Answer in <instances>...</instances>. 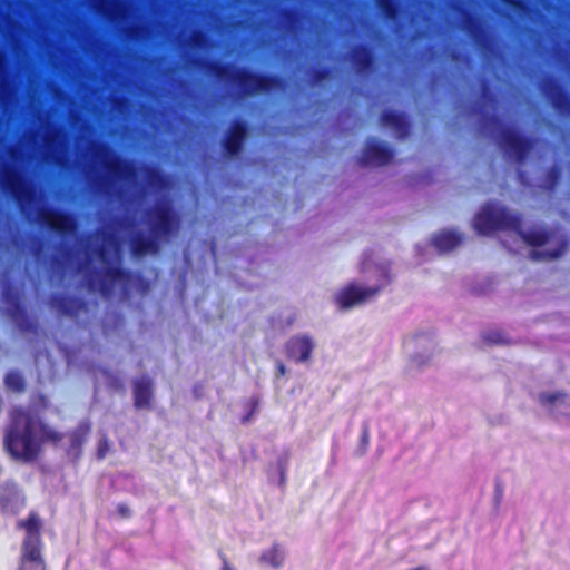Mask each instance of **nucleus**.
<instances>
[{
    "instance_id": "nucleus-1",
    "label": "nucleus",
    "mask_w": 570,
    "mask_h": 570,
    "mask_svg": "<svg viewBox=\"0 0 570 570\" xmlns=\"http://www.w3.org/2000/svg\"><path fill=\"white\" fill-rule=\"evenodd\" d=\"M82 175L88 185L98 194L122 198L118 181L132 183L142 175L148 187L156 190L169 188L167 176L158 168L142 165L136 167L130 160L124 159L112 148L101 141L88 140V163L83 165Z\"/></svg>"
},
{
    "instance_id": "nucleus-2",
    "label": "nucleus",
    "mask_w": 570,
    "mask_h": 570,
    "mask_svg": "<svg viewBox=\"0 0 570 570\" xmlns=\"http://www.w3.org/2000/svg\"><path fill=\"white\" fill-rule=\"evenodd\" d=\"M0 185L12 195L20 212L27 218H30L36 213L37 222L41 225L48 226L51 230L63 236L76 235L78 224L72 215L56 213L58 219L57 222H51L42 205L38 208L36 207L38 202L36 188L16 167L10 165L3 166V169L0 171Z\"/></svg>"
},
{
    "instance_id": "nucleus-3",
    "label": "nucleus",
    "mask_w": 570,
    "mask_h": 570,
    "mask_svg": "<svg viewBox=\"0 0 570 570\" xmlns=\"http://www.w3.org/2000/svg\"><path fill=\"white\" fill-rule=\"evenodd\" d=\"M104 244L92 249L102 264V269L91 271L86 275L89 289L98 292L101 297L109 299L114 295L116 285L124 286V296L129 293V285L132 279L130 271L122 267L121 244L115 233L101 232L98 234Z\"/></svg>"
},
{
    "instance_id": "nucleus-4",
    "label": "nucleus",
    "mask_w": 570,
    "mask_h": 570,
    "mask_svg": "<svg viewBox=\"0 0 570 570\" xmlns=\"http://www.w3.org/2000/svg\"><path fill=\"white\" fill-rule=\"evenodd\" d=\"M186 65L188 68L202 70L223 82L236 86L243 97H253L284 88L283 80L277 76L254 73L234 65H222L217 61L204 59H190Z\"/></svg>"
},
{
    "instance_id": "nucleus-5",
    "label": "nucleus",
    "mask_w": 570,
    "mask_h": 570,
    "mask_svg": "<svg viewBox=\"0 0 570 570\" xmlns=\"http://www.w3.org/2000/svg\"><path fill=\"white\" fill-rule=\"evenodd\" d=\"M47 436L45 425L22 410H14L4 435V448L14 459L33 460Z\"/></svg>"
},
{
    "instance_id": "nucleus-6",
    "label": "nucleus",
    "mask_w": 570,
    "mask_h": 570,
    "mask_svg": "<svg viewBox=\"0 0 570 570\" xmlns=\"http://www.w3.org/2000/svg\"><path fill=\"white\" fill-rule=\"evenodd\" d=\"M474 228L480 235H490L495 230H511L525 244L539 247L549 240V235L542 230L522 232L521 216L498 204L488 203L476 214Z\"/></svg>"
},
{
    "instance_id": "nucleus-7",
    "label": "nucleus",
    "mask_w": 570,
    "mask_h": 570,
    "mask_svg": "<svg viewBox=\"0 0 570 570\" xmlns=\"http://www.w3.org/2000/svg\"><path fill=\"white\" fill-rule=\"evenodd\" d=\"M480 130L490 131L505 156L514 163H523L533 148V144L529 139L513 128L503 127L494 115L484 116L480 120Z\"/></svg>"
},
{
    "instance_id": "nucleus-8",
    "label": "nucleus",
    "mask_w": 570,
    "mask_h": 570,
    "mask_svg": "<svg viewBox=\"0 0 570 570\" xmlns=\"http://www.w3.org/2000/svg\"><path fill=\"white\" fill-rule=\"evenodd\" d=\"M19 525L26 529V538L22 543L20 566L18 570H46L41 556V521L37 514L31 513Z\"/></svg>"
},
{
    "instance_id": "nucleus-9",
    "label": "nucleus",
    "mask_w": 570,
    "mask_h": 570,
    "mask_svg": "<svg viewBox=\"0 0 570 570\" xmlns=\"http://www.w3.org/2000/svg\"><path fill=\"white\" fill-rule=\"evenodd\" d=\"M37 119L45 131L42 136V158L48 163L65 167L68 161V137L66 131L51 124L48 117L43 116L40 111L37 114Z\"/></svg>"
},
{
    "instance_id": "nucleus-10",
    "label": "nucleus",
    "mask_w": 570,
    "mask_h": 570,
    "mask_svg": "<svg viewBox=\"0 0 570 570\" xmlns=\"http://www.w3.org/2000/svg\"><path fill=\"white\" fill-rule=\"evenodd\" d=\"M145 216L150 234L158 240L168 239L179 227V219L168 202H158Z\"/></svg>"
},
{
    "instance_id": "nucleus-11",
    "label": "nucleus",
    "mask_w": 570,
    "mask_h": 570,
    "mask_svg": "<svg viewBox=\"0 0 570 570\" xmlns=\"http://www.w3.org/2000/svg\"><path fill=\"white\" fill-rule=\"evenodd\" d=\"M381 283L372 287H362L356 284H350L342 291L337 301L341 308L348 309L363 305L376 297L381 289L390 282L389 272L385 267L379 268Z\"/></svg>"
},
{
    "instance_id": "nucleus-12",
    "label": "nucleus",
    "mask_w": 570,
    "mask_h": 570,
    "mask_svg": "<svg viewBox=\"0 0 570 570\" xmlns=\"http://www.w3.org/2000/svg\"><path fill=\"white\" fill-rule=\"evenodd\" d=\"M2 298L7 305V314L21 332L35 333L37 325L30 320L21 305L20 292L11 285H6Z\"/></svg>"
},
{
    "instance_id": "nucleus-13",
    "label": "nucleus",
    "mask_w": 570,
    "mask_h": 570,
    "mask_svg": "<svg viewBox=\"0 0 570 570\" xmlns=\"http://www.w3.org/2000/svg\"><path fill=\"white\" fill-rule=\"evenodd\" d=\"M461 28L473 40L476 48L484 56H492L495 53V46L493 38L485 31L481 20L468 11H461Z\"/></svg>"
},
{
    "instance_id": "nucleus-14",
    "label": "nucleus",
    "mask_w": 570,
    "mask_h": 570,
    "mask_svg": "<svg viewBox=\"0 0 570 570\" xmlns=\"http://www.w3.org/2000/svg\"><path fill=\"white\" fill-rule=\"evenodd\" d=\"M90 8L114 26H121L132 14V7L124 0H87Z\"/></svg>"
},
{
    "instance_id": "nucleus-15",
    "label": "nucleus",
    "mask_w": 570,
    "mask_h": 570,
    "mask_svg": "<svg viewBox=\"0 0 570 570\" xmlns=\"http://www.w3.org/2000/svg\"><path fill=\"white\" fill-rule=\"evenodd\" d=\"M435 340L429 333L414 335L405 342V348L410 353V361L413 366L426 365L435 353Z\"/></svg>"
},
{
    "instance_id": "nucleus-16",
    "label": "nucleus",
    "mask_w": 570,
    "mask_h": 570,
    "mask_svg": "<svg viewBox=\"0 0 570 570\" xmlns=\"http://www.w3.org/2000/svg\"><path fill=\"white\" fill-rule=\"evenodd\" d=\"M539 89L560 115L570 116V97L556 79L551 77L542 78L539 82Z\"/></svg>"
},
{
    "instance_id": "nucleus-17",
    "label": "nucleus",
    "mask_w": 570,
    "mask_h": 570,
    "mask_svg": "<svg viewBox=\"0 0 570 570\" xmlns=\"http://www.w3.org/2000/svg\"><path fill=\"white\" fill-rule=\"evenodd\" d=\"M537 401L541 409L553 416L570 415V394L563 391L548 390L539 392Z\"/></svg>"
},
{
    "instance_id": "nucleus-18",
    "label": "nucleus",
    "mask_w": 570,
    "mask_h": 570,
    "mask_svg": "<svg viewBox=\"0 0 570 570\" xmlns=\"http://www.w3.org/2000/svg\"><path fill=\"white\" fill-rule=\"evenodd\" d=\"M393 158V150L390 145L376 137H370L361 157L362 165L382 166L389 164Z\"/></svg>"
},
{
    "instance_id": "nucleus-19",
    "label": "nucleus",
    "mask_w": 570,
    "mask_h": 570,
    "mask_svg": "<svg viewBox=\"0 0 570 570\" xmlns=\"http://www.w3.org/2000/svg\"><path fill=\"white\" fill-rule=\"evenodd\" d=\"M247 137V126L242 120H235L228 128L222 147L224 156L227 159L236 158L243 149V144Z\"/></svg>"
},
{
    "instance_id": "nucleus-20",
    "label": "nucleus",
    "mask_w": 570,
    "mask_h": 570,
    "mask_svg": "<svg viewBox=\"0 0 570 570\" xmlns=\"http://www.w3.org/2000/svg\"><path fill=\"white\" fill-rule=\"evenodd\" d=\"M314 340L307 334L292 336L286 343V354L297 363H307L315 348Z\"/></svg>"
},
{
    "instance_id": "nucleus-21",
    "label": "nucleus",
    "mask_w": 570,
    "mask_h": 570,
    "mask_svg": "<svg viewBox=\"0 0 570 570\" xmlns=\"http://www.w3.org/2000/svg\"><path fill=\"white\" fill-rule=\"evenodd\" d=\"M49 306L57 313L69 317H77L81 312H85L87 307L81 298L66 295L51 296Z\"/></svg>"
},
{
    "instance_id": "nucleus-22",
    "label": "nucleus",
    "mask_w": 570,
    "mask_h": 570,
    "mask_svg": "<svg viewBox=\"0 0 570 570\" xmlns=\"http://www.w3.org/2000/svg\"><path fill=\"white\" fill-rule=\"evenodd\" d=\"M23 504L24 500L14 483H6L0 488V507L3 512L18 513Z\"/></svg>"
},
{
    "instance_id": "nucleus-23",
    "label": "nucleus",
    "mask_w": 570,
    "mask_h": 570,
    "mask_svg": "<svg viewBox=\"0 0 570 570\" xmlns=\"http://www.w3.org/2000/svg\"><path fill=\"white\" fill-rule=\"evenodd\" d=\"M347 60L353 65L356 72L360 75H365L373 70L374 58L367 47L355 46L348 52Z\"/></svg>"
},
{
    "instance_id": "nucleus-24",
    "label": "nucleus",
    "mask_w": 570,
    "mask_h": 570,
    "mask_svg": "<svg viewBox=\"0 0 570 570\" xmlns=\"http://www.w3.org/2000/svg\"><path fill=\"white\" fill-rule=\"evenodd\" d=\"M380 122L392 129L397 139H405L409 136V124L402 114L386 110L381 115Z\"/></svg>"
},
{
    "instance_id": "nucleus-25",
    "label": "nucleus",
    "mask_w": 570,
    "mask_h": 570,
    "mask_svg": "<svg viewBox=\"0 0 570 570\" xmlns=\"http://www.w3.org/2000/svg\"><path fill=\"white\" fill-rule=\"evenodd\" d=\"M134 401L137 409H149L153 397V381L141 376L134 381Z\"/></svg>"
},
{
    "instance_id": "nucleus-26",
    "label": "nucleus",
    "mask_w": 570,
    "mask_h": 570,
    "mask_svg": "<svg viewBox=\"0 0 570 570\" xmlns=\"http://www.w3.org/2000/svg\"><path fill=\"white\" fill-rule=\"evenodd\" d=\"M130 247L134 256L141 257L148 253H158L159 240L151 234L149 236H145L142 233H138L131 238Z\"/></svg>"
},
{
    "instance_id": "nucleus-27",
    "label": "nucleus",
    "mask_w": 570,
    "mask_h": 570,
    "mask_svg": "<svg viewBox=\"0 0 570 570\" xmlns=\"http://www.w3.org/2000/svg\"><path fill=\"white\" fill-rule=\"evenodd\" d=\"M285 559V549L281 544L274 543L269 549L262 552L258 563L261 566H269L273 569H279L284 566Z\"/></svg>"
},
{
    "instance_id": "nucleus-28",
    "label": "nucleus",
    "mask_w": 570,
    "mask_h": 570,
    "mask_svg": "<svg viewBox=\"0 0 570 570\" xmlns=\"http://www.w3.org/2000/svg\"><path fill=\"white\" fill-rule=\"evenodd\" d=\"M462 242V235L452 230H442L434 235L432 243L440 252H448L455 248Z\"/></svg>"
},
{
    "instance_id": "nucleus-29",
    "label": "nucleus",
    "mask_w": 570,
    "mask_h": 570,
    "mask_svg": "<svg viewBox=\"0 0 570 570\" xmlns=\"http://www.w3.org/2000/svg\"><path fill=\"white\" fill-rule=\"evenodd\" d=\"M17 102V87L10 78L0 80V105L3 108L13 106Z\"/></svg>"
},
{
    "instance_id": "nucleus-30",
    "label": "nucleus",
    "mask_w": 570,
    "mask_h": 570,
    "mask_svg": "<svg viewBox=\"0 0 570 570\" xmlns=\"http://www.w3.org/2000/svg\"><path fill=\"white\" fill-rule=\"evenodd\" d=\"M183 46L190 49L206 50L209 48V40L203 31L194 30L184 40Z\"/></svg>"
},
{
    "instance_id": "nucleus-31",
    "label": "nucleus",
    "mask_w": 570,
    "mask_h": 570,
    "mask_svg": "<svg viewBox=\"0 0 570 570\" xmlns=\"http://www.w3.org/2000/svg\"><path fill=\"white\" fill-rule=\"evenodd\" d=\"M4 384L12 392H23L26 389L24 377L17 370H11L6 374Z\"/></svg>"
},
{
    "instance_id": "nucleus-32",
    "label": "nucleus",
    "mask_w": 570,
    "mask_h": 570,
    "mask_svg": "<svg viewBox=\"0 0 570 570\" xmlns=\"http://www.w3.org/2000/svg\"><path fill=\"white\" fill-rule=\"evenodd\" d=\"M374 2L384 18L390 21H395L397 19L399 4L395 0H374Z\"/></svg>"
},
{
    "instance_id": "nucleus-33",
    "label": "nucleus",
    "mask_w": 570,
    "mask_h": 570,
    "mask_svg": "<svg viewBox=\"0 0 570 570\" xmlns=\"http://www.w3.org/2000/svg\"><path fill=\"white\" fill-rule=\"evenodd\" d=\"M121 32L130 40H146L150 37L149 28L144 24L128 26Z\"/></svg>"
},
{
    "instance_id": "nucleus-34",
    "label": "nucleus",
    "mask_w": 570,
    "mask_h": 570,
    "mask_svg": "<svg viewBox=\"0 0 570 570\" xmlns=\"http://www.w3.org/2000/svg\"><path fill=\"white\" fill-rule=\"evenodd\" d=\"M564 247L561 246L552 252L532 249L530 256L533 261H551L560 257L563 254Z\"/></svg>"
},
{
    "instance_id": "nucleus-35",
    "label": "nucleus",
    "mask_w": 570,
    "mask_h": 570,
    "mask_svg": "<svg viewBox=\"0 0 570 570\" xmlns=\"http://www.w3.org/2000/svg\"><path fill=\"white\" fill-rule=\"evenodd\" d=\"M291 453L288 450L284 451L277 459V469L279 472V485L284 487L286 482V472L288 469Z\"/></svg>"
},
{
    "instance_id": "nucleus-36",
    "label": "nucleus",
    "mask_w": 570,
    "mask_h": 570,
    "mask_svg": "<svg viewBox=\"0 0 570 570\" xmlns=\"http://www.w3.org/2000/svg\"><path fill=\"white\" fill-rule=\"evenodd\" d=\"M482 337L487 344L491 345H504L508 343L504 334L500 331H488Z\"/></svg>"
},
{
    "instance_id": "nucleus-37",
    "label": "nucleus",
    "mask_w": 570,
    "mask_h": 570,
    "mask_svg": "<svg viewBox=\"0 0 570 570\" xmlns=\"http://www.w3.org/2000/svg\"><path fill=\"white\" fill-rule=\"evenodd\" d=\"M370 444V429L367 423H364L362 426V434L360 438V443L356 450L358 455H364L367 451V446Z\"/></svg>"
},
{
    "instance_id": "nucleus-38",
    "label": "nucleus",
    "mask_w": 570,
    "mask_h": 570,
    "mask_svg": "<svg viewBox=\"0 0 570 570\" xmlns=\"http://www.w3.org/2000/svg\"><path fill=\"white\" fill-rule=\"evenodd\" d=\"M559 178H560V169L557 166H553L547 173V184H548L549 190H552L554 188Z\"/></svg>"
},
{
    "instance_id": "nucleus-39",
    "label": "nucleus",
    "mask_w": 570,
    "mask_h": 570,
    "mask_svg": "<svg viewBox=\"0 0 570 570\" xmlns=\"http://www.w3.org/2000/svg\"><path fill=\"white\" fill-rule=\"evenodd\" d=\"M258 405H259V399L258 397H252V400H250V410H249V412L245 416H243V419H242V423L243 424L250 423L253 416L258 411Z\"/></svg>"
},
{
    "instance_id": "nucleus-40",
    "label": "nucleus",
    "mask_w": 570,
    "mask_h": 570,
    "mask_svg": "<svg viewBox=\"0 0 570 570\" xmlns=\"http://www.w3.org/2000/svg\"><path fill=\"white\" fill-rule=\"evenodd\" d=\"M9 77V67L8 60L2 50H0V80L8 79Z\"/></svg>"
},
{
    "instance_id": "nucleus-41",
    "label": "nucleus",
    "mask_w": 570,
    "mask_h": 570,
    "mask_svg": "<svg viewBox=\"0 0 570 570\" xmlns=\"http://www.w3.org/2000/svg\"><path fill=\"white\" fill-rule=\"evenodd\" d=\"M331 78V73L328 70H315L313 72V82L315 85H321L323 81H326Z\"/></svg>"
},
{
    "instance_id": "nucleus-42",
    "label": "nucleus",
    "mask_w": 570,
    "mask_h": 570,
    "mask_svg": "<svg viewBox=\"0 0 570 570\" xmlns=\"http://www.w3.org/2000/svg\"><path fill=\"white\" fill-rule=\"evenodd\" d=\"M511 9L520 16H525L530 12L529 7L521 0H517Z\"/></svg>"
},
{
    "instance_id": "nucleus-43",
    "label": "nucleus",
    "mask_w": 570,
    "mask_h": 570,
    "mask_svg": "<svg viewBox=\"0 0 570 570\" xmlns=\"http://www.w3.org/2000/svg\"><path fill=\"white\" fill-rule=\"evenodd\" d=\"M83 435L85 431L82 429H79L71 434L70 442L72 448H78L81 444Z\"/></svg>"
},
{
    "instance_id": "nucleus-44",
    "label": "nucleus",
    "mask_w": 570,
    "mask_h": 570,
    "mask_svg": "<svg viewBox=\"0 0 570 570\" xmlns=\"http://www.w3.org/2000/svg\"><path fill=\"white\" fill-rule=\"evenodd\" d=\"M281 16L288 23V26L291 28H293L298 22L297 17H296L295 12H293V11L284 10L281 13Z\"/></svg>"
},
{
    "instance_id": "nucleus-45",
    "label": "nucleus",
    "mask_w": 570,
    "mask_h": 570,
    "mask_svg": "<svg viewBox=\"0 0 570 570\" xmlns=\"http://www.w3.org/2000/svg\"><path fill=\"white\" fill-rule=\"evenodd\" d=\"M7 154L12 161H19L22 158L20 148L17 146L9 147Z\"/></svg>"
},
{
    "instance_id": "nucleus-46",
    "label": "nucleus",
    "mask_w": 570,
    "mask_h": 570,
    "mask_svg": "<svg viewBox=\"0 0 570 570\" xmlns=\"http://www.w3.org/2000/svg\"><path fill=\"white\" fill-rule=\"evenodd\" d=\"M117 511L121 518H129L131 515L129 507L124 503L118 504Z\"/></svg>"
},
{
    "instance_id": "nucleus-47",
    "label": "nucleus",
    "mask_w": 570,
    "mask_h": 570,
    "mask_svg": "<svg viewBox=\"0 0 570 570\" xmlns=\"http://www.w3.org/2000/svg\"><path fill=\"white\" fill-rule=\"evenodd\" d=\"M112 105L117 111L124 112V108L127 107V100L124 98H118L114 100Z\"/></svg>"
},
{
    "instance_id": "nucleus-48",
    "label": "nucleus",
    "mask_w": 570,
    "mask_h": 570,
    "mask_svg": "<svg viewBox=\"0 0 570 570\" xmlns=\"http://www.w3.org/2000/svg\"><path fill=\"white\" fill-rule=\"evenodd\" d=\"M285 373H286L285 365L281 361H277L276 362V373H275V376L276 377H281V376L285 375Z\"/></svg>"
},
{
    "instance_id": "nucleus-49",
    "label": "nucleus",
    "mask_w": 570,
    "mask_h": 570,
    "mask_svg": "<svg viewBox=\"0 0 570 570\" xmlns=\"http://www.w3.org/2000/svg\"><path fill=\"white\" fill-rule=\"evenodd\" d=\"M219 558L222 559V562H223L222 570H234V568L228 562L226 556L223 552H219Z\"/></svg>"
},
{
    "instance_id": "nucleus-50",
    "label": "nucleus",
    "mask_w": 570,
    "mask_h": 570,
    "mask_svg": "<svg viewBox=\"0 0 570 570\" xmlns=\"http://www.w3.org/2000/svg\"><path fill=\"white\" fill-rule=\"evenodd\" d=\"M62 264L57 258L52 259V267L55 271H57V268H60Z\"/></svg>"
},
{
    "instance_id": "nucleus-51",
    "label": "nucleus",
    "mask_w": 570,
    "mask_h": 570,
    "mask_svg": "<svg viewBox=\"0 0 570 570\" xmlns=\"http://www.w3.org/2000/svg\"><path fill=\"white\" fill-rule=\"evenodd\" d=\"M502 3L507 7H509L510 9L513 7V3L517 1V0H501Z\"/></svg>"
},
{
    "instance_id": "nucleus-52",
    "label": "nucleus",
    "mask_w": 570,
    "mask_h": 570,
    "mask_svg": "<svg viewBox=\"0 0 570 570\" xmlns=\"http://www.w3.org/2000/svg\"><path fill=\"white\" fill-rule=\"evenodd\" d=\"M98 456L99 459H102L105 456V452L102 451V442H100L99 444Z\"/></svg>"
},
{
    "instance_id": "nucleus-53",
    "label": "nucleus",
    "mask_w": 570,
    "mask_h": 570,
    "mask_svg": "<svg viewBox=\"0 0 570 570\" xmlns=\"http://www.w3.org/2000/svg\"><path fill=\"white\" fill-rule=\"evenodd\" d=\"M26 140L31 144L33 141V134H30L28 136H24Z\"/></svg>"
},
{
    "instance_id": "nucleus-54",
    "label": "nucleus",
    "mask_w": 570,
    "mask_h": 570,
    "mask_svg": "<svg viewBox=\"0 0 570 570\" xmlns=\"http://www.w3.org/2000/svg\"><path fill=\"white\" fill-rule=\"evenodd\" d=\"M118 226L121 227V228H125V227L128 226V224L122 219V220L118 222Z\"/></svg>"
},
{
    "instance_id": "nucleus-55",
    "label": "nucleus",
    "mask_w": 570,
    "mask_h": 570,
    "mask_svg": "<svg viewBox=\"0 0 570 570\" xmlns=\"http://www.w3.org/2000/svg\"><path fill=\"white\" fill-rule=\"evenodd\" d=\"M367 268V263L363 262V271H366Z\"/></svg>"
},
{
    "instance_id": "nucleus-56",
    "label": "nucleus",
    "mask_w": 570,
    "mask_h": 570,
    "mask_svg": "<svg viewBox=\"0 0 570 570\" xmlns=\"http://www.w3.org/2000/svg\"><path fill=\"white\" fill-rule=\"evenodd\" d=\"M520 180L523 184V174L522 173H520Z\"/></svg>"
}]
</instances>
